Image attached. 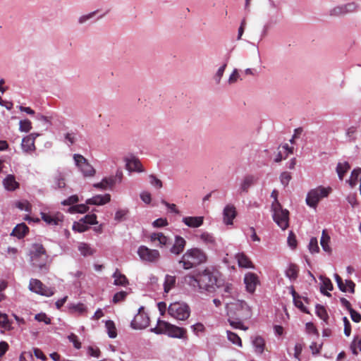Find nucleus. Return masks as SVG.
<instances>
[{
  "label": "nucleus",
  "instance_id": "25",
  "mask_svg": "<svg viewBox=\"0 0 361 361\" xmlns=\"http://www.w3.org/2000/svg\"><path fill=\"white\" fill-rule=\"evenodd\" d=\"M170 323L164 320L158 319L157 326L151 329V331L157 334H166Z\"/></svg>",
  "mask_w": 361,
  "mask_h": 361
},
{
  "label": "nucleus",
  "instance_id": "11",
  "mask_svg": "<svg viewBox=\"0 0 361 361\" xmlns=\"http://www.w3.org/2000/svg\"><path fill=\"white\" fill-rule=\"evenodd\" d=\"M137 254L142 260L149 262H154L157 261L160 257L158 250L149 249L145 245L139 247Z\"/></svg>",
  "mask_w": 361,
  "mask_h": 361
},
{
  "label": "nucleus",
  "instance_id": "38",
  "mask_svg": "<svg viewBox=\"0 0 361 361\" xmlns=\"http://www.w3.org/2000/svg\"><path fill=\"white\" fill-rule=\"evenodd\" d=\"M359 177H361V168L355 169L352 172L348 180L349 185L351 188L357 185Z\"/></svg>",
  "mask_w": 361,
  "mask_h": 361
},
{
  "label": "nucleus",
  "instance_id": "56",
  "mask_svg": "<svg viewBox=\"0 0 361 361\" xmlns=\"http://www.w3.org/2000/svg\"><path fill=\"white\" fill-rule=\"evenodd\" d=\"M35 319L38 322H43L46 324H51V319L49 318L45 313H39L35 316Z\"/></svg>",
  "mask_w": 361,
  "mask_h": 361
},
{
  "label": "nucleus",
  "instance_id": "30",
  "mask_svg": "<svg viewBox=\"0 0 361 361\" xmlns=\"http://www.w3.org/2000/svg\"><path fill=\"white\" fill-rule=\"evenodd\" d=\"M253 346L255 348V351L257 353L262 354L264 350L265 341L264 339L260 336H257L252 340Z\"/></svg>",
  "mask_w": 361,
  "mask_h": 361
},
{
  "label": "nucleus",
  "instance_id": "36",
  "mask_svg": "<svg viewBox=\"0 0 361 361\" xmlns=\"http://www.w3.org/2000/svg\"><path fill=\"white\" fill-rule=\"evenodd\" d=\"M350 169L348 162L338 163L336 167V172L341 180L343 179L345 173Z\"/></svg>",
  "mask_w": 361,
  "mask_h": 361
},
{
  "label": "nucleus",
  "instance_id": "22",
  "mask_svg": "<svg viewBox=\"0 0 361 361\" xmlns=\"http://www.w3.org/2000/svg\"><path fill=\"white\" fill-rule=\"evenodd\" d=\"M319 279L322 282V285L320 288L321 293H323L324 295L330 297L331 296V293H329L327 290H332L334 289L333 284L331 281V280L326 277L321 276L319 277Z\"/></svg>",
  "mask_w": 361,
  "mask_h": 361
},
{
  "label": "nucleus",
  "instance_id": "26",
  "mask_svg": "<svg viewBox=\"0 0 361 361\" xmlns=\"http://www.w3.org/2000/svg\"><path fill=\"white\" fill-rule=\"evenodd\" d=\"M151 242H159L160 247L166 246L169 243V238L162 233H153L149 235Z\"/></svg>",
  "mask_w": 361,
  "mask_h": 361
},
{
  "label": "nucleus",
  "instance_id": "64",
  "mask_svg": "<svg viewBox=\"0 0 361 361\" xmlns=\"http://www.w3.org/2000/svg\"><path fill=\"white\" fill-rule=\"evenodd\" d=\"M356 133V128L354 126H351L348 128L346 131V135L350 138V141H355L356 137L355 136Z\"/></svg>",
  "mask_w": 361,
  "mask_h": 361
},
{
  "label": "nucleus",
  "instance_id": "46",
  "mask_svg": "<svg viewBox=\"0 0 361 361\" xmlns=\"http://www.w3.org/2000/svg\"><path fill=\"white\" fill-rule=\"evenodd\" d=\"M32 129V123L28 119L21 120L19 122V130L21 132L27 133Z\"/></svg>",
  "mask_w": 361,
  "mask_h": 361
},
{
  "label": "nucleus",
  "instance_id": "16",
  "mask_svg": "<svg viewBox=\"0 0 361 361\" xmlns=\"http://www.w3.org/2000/svg\"><path fill=\"white\" fill-rule=\"evenodd\" d=\"M186 245L185 240L179 235L176 236L175 242L170 249V252L174 255H180L183 252Z\"/></svg>",
  "mask_w": 361,
  "mask_h": 361
},
{
  "label": "nucleus",
  "instance_id": "23",
  "mask_svg": "<svg viewBox=\"0 0 361 361\" xmlns=\"http://www.w3.org/2000/svg\"><path fill=\"white\" fill-rule=\"evenodd\" d=\"M5 188L13 191L19 188V183L16 180L13 175H8L3 180Z\"/></svg>",
  "mask_w": 361,
  "mask_h": 361
},
{
  "label": "nucleus",
  "instance_id": "6",
  "mask_svg": "<svg viewBox=\"0 0 361 361\" xmlns=\"http://www.w3.org/2000/svg\"><path fill=\"white\" fill-rule=\"evenodd\" d=\"M331 190V188H326L322 186L311 190L306 197L307 204L311 207H316L320 200L327 197Z\"/></svg>",
  "mask_w": 361,
  "mask_h": 361
},
{
  "label": "nucleus",
  "instance_id": "15",
  "mask_svg": "<svg viewBox=\"0 0 361 361\" xmlns=\"http://www.w3.org/2000/svg\"><path fill=\"white\" fill-rule=\"evenodd\" d=\"M126 168L130 171L144 172L145 169L140 161L135 157L126 158Z\"/></svg>",
  "mask_w": 361,
  "mask_h": 361
},
{
  "label": "nucleus",
  "instance_id": "31",
  "mask_svg": "<svg viewBox=\"0 0 361 361\" xmlns=\"http://www.w3.org/2000/svg\"><path fill=\"white\" fill-rule=\"evenodd\" d=\"M236 259L238 262V265L244 268L252 267V262L250 260L247 256L244 253H238L236 255Z\"/></svg>",
  "mask_w": 361,
  "mask_h": 361
},
{
  "label": "nucleus",
  "instance_id": "5",
  "mask_svg": "<svg viewBox=\"0 0 361 361\" xmlns=\"http://www.w3.org/2000/svg\"><path fill=\"white\" fill-rule=\"evenodd\" d=\"M271 210L274 221L282 230H286L289 226L288 210L283 209L280 202H273Z\"/></svg>",
  "mask_w": 361,
  "mask_h": 361
},
{
  "label": "nucleus",
  "instance_id": "33",
  "mask_svg": "<svg viewBox=\"0 0 361 361\" xmlns=\"http://www.w3.org/2000/svg\"><path fill=\"white\" fill-rule=\"evenodd\" d=\"M243 320H245V319H238V318H237V317H233V318L228 317V323L233 328L239 329L245 331L248 328L243 324V322H242Z\"/></svg>",
  "mask_w": 361,
  "mask_h": 361
},
{
  "label": "nucleus",
  "instance_id": "27",
  "mask_svg": "<svg viewBox=\"0 0 361 361\" xmlns=\"http://www.w3.org/2000/svg\"><path fill=\"white\" fill-rule=\"evenodd\" d=\"M29 228L24 223L18 224L12 231L11 235L22 238L28 233Z\"/></svg>",
  "mask_w": 361,
  "mask_h": 361
},
{
  "label": "nucleus",
  "instance_id": "10",
  "mask_svg": "<svg viewBox=\"0 0 361 361\" xmlns=\"http://www.w3.org/2000/svg\"><path fill=\"white\" fill-rule=\"evenodd\" d=\"M149 318L143 310V307L139 309L138 313L131 322V327L134 329H142L149 326Z\"/></svg>",
  "mask_w": 361,
  "mask_h": 361
},
{
  "label": "nucleus",
  "instance_id": "4",
  "mask_svg": "<svg viewBox=\"0 0 361 361\" xmlns=\"http://www.w3.org/2000/svg\"><path fill=\"white\" fill-rule=\"evenodd\" d=\"M227 314L233 318L248 319L252 317V310L250 307L243 300H237L234 302H227L226 303Z\"/></svg>",
  "mask_w": 361,
  "mask_h": 361
},
{
  "label": "nucleus",
  "instance_id": "17",
  "mask_svg": "<svg viewBox=\"0 0 361 361\" xmlns=\"http://www.w3.org/2000/svg\"><path fill=\"white\" fill-rule=\"evenodd\" d=\"M41 216L42 220L49 225H59L63 220V215L59 213L56 215H51L42 212Z\"/></svg>",
  "mask_w": 361,
  "mask_h": 361
},
{
  "label": "nucleus",
  "instance_id": "34",
  "mask_svg": "<svg viewBox=\"0 0 361 361\" xmlns=\"http://www.w3.org/2000/svg\"><path fill=\"white\" fill-rule=\"evenodd\" d=\"M176 281V276L171 275L166 276L164 283V288L165 293H169L171 290V288H173L175 286Z\"/></svg>",
  "mask_w": 361,
  "mask_h": 361
},
{
  "label": "nucleus",
  "instance_id": "40",
  "mask_svg": "<svg viewBox=\"0 0 361 361\" xmlns=\"http://www.w3.org/2000/svg\"><path fill=\"white\" fill-rule=\"evenodd\" d=\"M11 322L9 321L6 314L0 312V327L5 330L10 331L13 329Z\"/></svg>",
  "mask_w": 361,
  "mask_h": 361
},
{
  "label": "nucleus",
  "instance_id": "42",
  "mask_svg": "<svg viewBox=\"0 0 361 361\" xmlns=\"http://www.w3.org/2000/svg\"><path fill=\"white\" fill-rule=\"evenodd\" d=\"M233 286L231 283H226L223 286L222 297L224 298H229L234 297L235 291Z\"/></svg>",
  "mask_w": 361,
  "mask_h": 361
},
{
  "label": "nucleus",
  "instance_id": "44",
  "mask_svg": "<svg viewBox=\"0 0 361 361\" xmlns=\"http://www.w3.org/2000/svg\"><path fill=\"white\" fill-rule=\"evenodd\" d=\"M106 327L107 329V333L110 338H114L117 336L116 328L113 321L108 320L106 322Z\"/></svg>",
  "mask_w": 361,
  "mask_h": 361
},
{
  "label": "nucleus",
  "instance_id": "50",
  "mask_svg": "<svg viewBox=\"0 0 361 361\" xmlns=\"http://www.w3.org/2000/svg\"><path fill=\"white\" fill-rule=\"evenodd\" d=\"M88 228L89 226L84 222L81 221V220H80L78 222H74L73 225V229L80 233L85 232L87 231Z\"/></svg>",
  "mask_w": 361,
  "mask_h": 361
},
{
  "label": "nucleus",
  "instance_id": "24",
  "mask_svg": "<svg viewBox=\"0 0 361 361\" xmlns=\"http://www.w3.org/2000/svg\"><path fill=\"white\" fill-rule=\"evenodd\" d=\"M199 238L209 248H213L216 245L215 238L208 232H203Z\"/></svg>",
  "mask_w": 361,
  "mask_h": 361
},
{
  "label": "nucleus",
  "instance_id": "45",
  "mask_svg": "<svg viewBox=\"0 0 361 361\" xmlns=\"http://www.w3.org/2000/svg\"><path fill=\"white\" fill-rule=\"evenodd\" d=\"M227 338L233 344L237 345L238 346H242V341L241 338L238 336V335L235 333H233L231 331H226Z\"/></svg>",
  "mask_w": 361,
  "mask_h": 361
},
{
  "label": "nucleus",
  "instance_id": "3",
  "mask_svg": "<svg viewBox=\"0 0 361 361\" xmlns=\"http://www.w3.org/2000/svg\"><path fill=\"white\" fill-rule=\"evenodd\" d=\"M32 265L39 270H48L49 255L41 243H33L30 251Z\"/></svg>",
  "mask_w": 361,
  "mask_h": 361
},
{
  "label": "nucleus",
  "instance_id": "28",
  "mask_svg": "<svg viewBox=\"0 0 361 361\" xmlns=\"http://www.w3.org/2000/svg\"><path fill=\"white\" fill-rule=\"evenodd\" d=\"M331 238L328 234L326 230H323L322 233V237L320 239V245L322 247V249L326 252L330 254L331 252V247L329 245Z\"/></svg>",
  "mask_w": 361,
  "mask_h": 361
},
{
  "label": "nucleus",
  "instance_id": "54",
  "mask_svg": "<svg viewBox=\"0 0 361 361\" xmlns=\"http://www.w3.org/2000/svg\"><path fill=\"white\" fill-rule=\"evenodd\" d=\"M288 244L292 248L295 249L297 247L296 236L293 231H290L288 237Z\"/></svg>",
  "mask_w": 361,
  "mask_h": 361
},
{
  "label": "nucleus",
  "instance_id": "51",
  "mask_svg": "<svg viewBox=\"0 0 361 361\" xmlns=\"http://www.w3.org/2000/svg\"><path fill=\"white\" fill-rule=\"evenodd\" d=\"M16 207L21 209V210H25L27 212H30L31 210H32V205L31 204L27 201V200H25V201H19V202H16Z\"/></svg>",
  "mask_w": 361,
  "mask_h": 361
},
{
  "label": "nucleus",
  "instance_id": "59",
  "mask_svg": "<svg viewBox=\"0 0 361 361\" xmlns=\"http://www.w3.org/2000/svg\"><path fill=\"white\" fill-rule=\"evenodd\" d=\"M334 277H335V280L338 284L339 289L342 292H346L347 289H346L345 284L343 282L342 278L338 274H335Z\"/></svg>",
  "mask_w": 361,
  "mask_h": 361
},
{
  "label": "nucleus",
  "instance_id": "35",
  "mask_svg": "<svg viewBox=\"0 0 361 361\" xmlns=\"http://www.w3.org/2000/svg\"><path fill=\"white\" fill-rule=\"evenodd\" d=\"M299 269L295 264H290L286 271V275L290 280H295L298 276Z\"/></svg>",
  "mask_w": 361,
  "mask_h": 361
},
{
  "label": "nucleus",
  "instance_id": "12",
  "mask_svg": "<svg viewBox=\"0 0 361 361\" xmlns=\"http://www.w3.org/2000/svg\"><path fill=\"white\" fill-rule=\"evenodd\" d=\"M38 135L36 133H31L23 138L21 148L25 153L30 154L36 150L35 139Z\"/></svg>",
  "mask_w": 361,
  "mask_h": 361
},
{
  "label": "nucleus",
  "instance_id": "8",
  "mask_svg": "<svg viewBox=\"0 0 361 361\" xmlns=\"http://www.w3.org/2000/svg\"><path fill=\"white\" fill-rule=\"evenodd\" d=\"M29 290L37 294L47 297H50L54 294V288L47 287L41 281L36 279H30Z\"/></svg>",
  "mask_w": 361,
  "mask_h": 361
},
{
  "label": "nucleus",
  "instance_id": "55",
  "mask_svg": "<svg viewBox=\"0 0 361 361\" xmlns=\"http://www.w3.org/2000/svg\"><path fill=\"white\" fill-rule=\"evenodd\" d=\"M128 293L126 291H120L116 293L113 298V302L114 303H118L125 300Z\"/></svg>",
  "mask_w": 361,
  "mask_h": 361
},
{
  "label": "nucleus",
  "instance_id": "1",
  "mask_svg": "<svg viewBox=\"0 0 361 361\" xmlns=\"http://www.w3.org/2000/svg\"><path fill=\"white\" fill-rule=\"evenodd\" d=\"M185 281L193 288H198L200 292L203 290L214 292L216 287L220 286L216 276L208 269H204L195 275L187 276Z\"/></svg>",
  "mask_w": 361,
  "mask_h": 361
},
{
  "label": "nucleus",
  "instance_id": "47",
  "mask_svg": "<svg viewBox=\"0 0 361 361\" xmlns=\"http://www.w3.org/2000/svg\"><path fill=\"white\" fill-rule=\"evenodd\" d=\"M309 250L311 253H317L319 251V247L318 245V241L317 238L312 237L310 240L308 245Z\"/></svg>",
  "mask_w": 361,
  "mask_h": 361
},
{
  "label": "nucleus",
  "instance_id": "61",
  "mask_svg": "<svg viewBox=\"0 0 361 361\" xmlns=\"http://www.w3.org/2000/svg\"><path fill=\"white\" fill-rule=\"evenodd\" d=\"M68 338L70 341H71L73 343V345L75 348L80 349L81 348V343L79 341L78 338L76 335H75L74 334H71L68 336Z\"/></svg>",
  "mask_w": 361,
  "mask_h": 361
},
{
  "label": "nucleus",
  "instance_id": "7",
  "mask_svg": "<svg viewBox=\"0 0 361 361\" xmlns=\"http://www.w3.org/2000/svg\"><path fill=\"white\" fill-rule=\"evenodd\" d=\"M168 313L178 320H185L190 316V308L186 304L173 302L169 305Z\"/></svg>",
  "mask_w": 361,
  "mask_h": 361
},
{
  "label": "nucleus",
  "instance_id": "32",
  "mask_svg": "<svg viewBox=\"0 0 361 361\" xmlns=\"http://www.w3.org/2000/svg\"><path fill=\"white\" fill-rule=\"evenodd\" d=\"M114 278V284L116 286H126L128 283L126 276L122 274L118 269H116L113 274Z\"/></svg>",
  "mask_w": 361,
  "mask_h": 361
},
{
  "label": "nucleus",
  "instance_id": "49",
  "mask_svg": "<svg viewBox=\"0 0 361 361\" xmlns=\"http://www.w3.org/2000/svg\"><path fill=\"white\" fill-rule=\"evenodd\" d=\"M342 8L343 15L348 14L353 12L357 9V5L355 3H348L343 6H340Z\"/></svg>",
  "mask_w": 361,
  "mask_h": 361
},
{
  "label": "nucleus",
  "instance_id": "19",
  "mask_svg": "<svg viewBox=\"0 0 361 361\" xmlns=\"http://www.w3.org/2000/svg\"><path fill=\"white\" fill-rule=\"evenodd\" d=\"M111 200V196L109 194H105L104 195H97L92 198L86 200L87 204H94V205H103L108 203Z\"/></svg>",
  "mask_w": 361,
  "mask_h": 361
},
{
  "label": "nucleus",
  "instance_id": "58",
  "mask_svg": "<svg viewBox=\"0 0 361 361\" xmlns=\"http://www.w3.org/2000/svg\"><path fill=\"white\" fill-rule=\"evenodd\" d=\"M344 324V334L346 336H349L351 333V324L346 317L343 319Z\"/></svg>",
  "mask_w": 361,
  "mask_h": 361
},
{
  "label": "nucleus",
  "instance_id": "60",
  "mask_svg": "<svg viewBox=\"0 0 361 361\" xmlns=\"http://www.w3.org/2000/svg\"><path fill=\"white\" fill-rule=\"evenodd\" d=\"M303 345L301 343H297L294 348V357L298 361H300V354L302 351Z\"/></svg>",
  "mask_w": 361,
  "mask_h": 361
},
{
  "label": "nucleus",
  "instance_id": "43",
  "mask_svg": "<svg viewBox=\"0 0 361 361\" xmlns=\"http://www.w3.org/2000/svg\"><path fill=\"white\" fill-rule=\"evenodd\" d=\"M316 313L317 315L322 319L326 324H328L327 321L329 319V315L327 312L324 306L317 305L316 306Z\"/></svg>",
  "mask_w": 361,
  "mask_h": 361
},
{
  "label": "nucleus",
  "instance_id": "20",
  "mask_svg": "<svg viewBox=\"0 0 361 361\" xmlns=\"http://www.w3.org/2000/svg\"><path fill=\"white\" fill-rule=\"evenodd\" d=\"M183 222L190 228H198L203 224V216H186L183 219Z\"/></svg>",
  "mask_w": 361,
  "mask_h": 361
},
{
  "label": "nucleus",
  "instance_id": "53",
  "mask_svg": "<svg viewBox=\"0 0 361 361\" xmlns=\"http://www.w3.org/2000/svg\"><path fill=\"white\" fill-rule=\"evenodd\" d=\"M305 328L307 334H314L317 337H319V332L312 322H307L305 325Z\"/></svg>",
  "mask_w": 361,
  "mask_h": 361
},
{
  "label": "nucleus",
  "instance_id": "9",
  "mask_svg": "<svg viewBox=\"0 0 361 361\" xmlns=\"http://www.w3.org/2000/svg\"><path fill=\"white\" fill-rule=\"evenodd\" d=\"M73 159L84 176L92 177L94 176L96 172L95 169L82 155L74 154Z\"/></svg>",
  "mask_w": 361,
  "mask_h": 361
},
{
  "label": "nucleus",
  "instance_id": "13",
  "mask_svg": "<svg viewBox=\"0 0 361 361\" xmlns=\"http://www.w3.org/2000/svg\"><path fill=\"white\" fill-rule=\"evenodd\" d=\"M246 289L252 293L255 292L257 285L259 283L257 276L254 273L246 274L244 278Z\"/></svg>",
  "mask_w": 361,
  "mask_h": 361
},
{
  "label": "nucleus",
  "instance_id": "29",
  "mask_svg": "<svg viewBox=\"0 0 361 361\" xmlns=\"http://www.w3.org/2000/svg\"><path fill=\"white\" fill-rule=\"evenodd\" d=\"M115 183L116 178L114 177L104 178L100 183H94L93 186L96 188L106 190L108 188L113 187Z\"/></svg>",
  "mask_w": 361,
  "mask_h": 361
},
{
  "label": "nucleus",
  "instance_id": "63",
  "mask_svg": "<svg viewBox=\"0 0 361 361\" xmlns=\"http://www.w3.org/2000/svg\"><path fill=\"white\" fill-rule=\"evenodd\" d=\"M350 317L352 319V320L354 322H360L361 321V315L360 313L357 312L355 310L353 309H350Z\"/></svg>",
  "mask_w": 361,
  "mask_h": 361
},
{
  "label": "nucleus",
  "instance_id": "2",
  "mask_svg": "<svg viewBox=\"0 0 361 361\" xmlns=\"http://www.w3.org/2000/svg\"><path fill=\"white\" fill-rule=\"evenodd\" d=\"M207 260V255L203 250L192 247L186 250L178 263L184 269L188 270L205 263Z\"/></svg>",
  "mask_w": 361,
  "mask_h": 361
},
{
  "label": "nucleus",
  "instance_id": "52",
  "mask_svg": "<svg viewBox=\"0 0 361 361\" xmlns=\"http://www.w3.org/2000/svg\"><path fill=\"white\" fill-rule=\"evenodd\" d=\"M149 183L152 185L157 188H161L163 186L162 181L157 178L154 175L151 174L149 176Z\"/></svg>",
  "mask_w": 361,
  "mask_h": 361
},
{
  "label": "nucleus",
  "instance_id": "39",
  "mask_svg": "<svg viewBox=\"0 0 361 361\" xmlns=\"http://www.w3.org/2000/svg\"><path fill=\"white\" fill-rule=\"evenodd\" d=\"M69 310L71 312H78L80 314H82L87 312V308L83 303H78V304H70L68 306Z\"/></svg>",
  "mask_w": 361,
  "mask_h": 361
},
{
  "label": "nucleus",
  "instance_id": "37",
  "mask_svg": "<svg viewBox=\"0 0 361 361\" xmlns=\"http://www.w3.org/2000/svg\"><path fill=\"white\" fill-rule=\"evenodd\" d=\"M350 350L355 355H357L358 352L361 351V335L355 336L350 345Z\"/></svg>",
  "mask_w": 361,
  "mask_h": 361
},
{
  "label": "nucleus",
  "instance_id": "48",
  "mask_svg": "<svg viewBox=\"0 0 361 361\" xmlns=\"http://www.w3.org/2000/svg\"><path fill=\"white\" fill-rule=\"evenodd\" d=\"M81 221L84 222L86 225H94L97 224V216L94 214H87L82 218Z\"/></svg>",
  "mask_w": 361,
  "mask_h": 361
},
{
  "label": "nucleus",
  "instance_id": "21",
  "mask_svg": "<svg viewBox=\"0 0 361 361\" xmlns=\"http://www.w3.org/2000/svg\"><path fill=\"white\" fill-rule=\"evenodd\" d=\"M255 181H256V178L254 176H252V175L245 176L244 177V178L243 179V180L240 183V189H239L240 193L241 194L243 192H247L249 188L252 185H254Z\"/></svg>",
  "mask_w": 361,
  "mask_h": 361
},
{
  "label": "nucleus",
  "instance_id": "41",
  "mask_svg": "<svg viewBox=\"0 0 361 361\" xmlns=\"http://www.w3.org/2000/svg\"><path fill=\"white\" fill-rule=\"evenodd\" d=\"M78 250L81 255L85 257L92 255L94 252L90 245L85 243H80L78 245Z\"/></svg>",
  "mask_w": 361,
  "mask_h": 361
},
{
  "label": "nucleus",
  "instance_id": "62",
  "mask_svg": "<svg viewBox=\"0 0 361 361\" xmlns=\"http://www.w3.org/2000/svg\"><path fill=\"white\" fill-rule=\"evenodd\" d=\"M280 178L281 183L284 185H287L291 179V176L288 172H283Z\"/></svg>",
  "mask_w": 361,
  "mask_h": 361
},
{
  "label": "nucleus",
  "instance_id": "18",
  "mask_svg": "<svg viewBox=\"0 0 361 361\" xmlns=\"http://www.w3.org/2000/svg\"><path fill=\"white\" fill-rule=\"evenodd\" d=\"M187 331L185 329L170 324L166 334L173 338H184L186 337Z\"/></svg>",
  "mask_w": 361,
  "mask_h": 361
},
{
  "label": "nucleus",
  "instance_id": "57",
  "mask_svg": "<svg viewBox=\"0 0 361 361\" xmlns=\"http://www.w3.org/2000/svg\"><path fill=\"white\" fill-rule=\"evenodd\" d=\"M79 201L78 195H74L69 197L68 199L63 200L61 204L63 205H73Z\"/></svg>",
  "mask_w": 361,
  "mask_h": 361
},
{
  "label": "nucleus",
  "instance_id": "14",
  "mask_svg": "<svg viewBox=\"0 0 361 361\" xmlns=\"http://www.w3.org/2000/svg\"><path fill=\"white\" fill-rule=\"evenodd\" d=\"M223 214L224 223L227 225L233 224V220L237 214L235 207L232 204H227L224 207Z\"/></svg>",
  "mask_w": 361,
  "mask_h": 361
}]
</instances>
